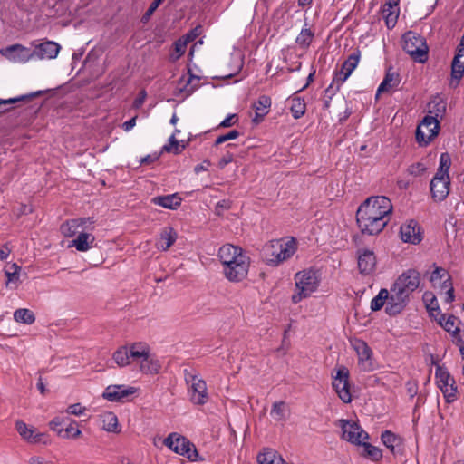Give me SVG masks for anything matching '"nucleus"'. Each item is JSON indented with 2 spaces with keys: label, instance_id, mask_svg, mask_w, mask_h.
I'll return each mask as SVG.
<instances>
[{
  "label": "nucleus",
  "instance_id": "nucleus-1",
  "mask_svg": "<svg viewBox=\"0 0 464 464\" xmlns=\"http://www.w3.org/2000/svg\"><path fill=\"white\" fill-rule=\"evenodd\" d=\"M392 201L384 196L368 198L357 209L356 220L362 234L377 235L389 222Z\"/></svg>",
  "mask_w": 464,
  "mask_h": 464
},
{
  "label": "nucleus",
  "instance_id": "nucleus-2",
  "mask_svg": "<svg viewBox=\"0 0 464 464\" xmlns=\"http://www.w3.org/2000/svg\"><path fill=\"white\" fill-rule=\"evenodd\" d=\"M218 258L223 266V274L228 281L238 283L247 277L250 258L241 247L226 244L219 248Z\"/></svg>",
  "mask_w": 464,
  "mask_h": 464
},
{
  "label": "nucleus",
  "instance_id": "nucleus-3",
  "mask_svg": "<svg viewBox=\"0 0 464 464\" xmlns=\"http://www.w3.org/2000/svg\"><path fill=\"white\" fill-rule=\"evenodd\" d=\"M296 249L297 243L295 238H281L266 244L263 247V256L268 265L278 266L289 259Z\"/></svg>",
  "mask_w": 464,
  "mask_h": 464
},
{
  "label": "nucleus",
  "instance_id": "nucleus-4",
  "mask_svg": "<svg viewBox=\"0 0 464 464\" xmlns=\"http://www.w3.org/2000/svg\"><path fill=\"white\" fill-rule=\"evenodd\" d=\"M130 364L135 363L146 374H156L160 370V363L157 357L151 353L146 343L139 342L130 344Z\"/></svg>",
  "mask_w": 464,
  "mask_h": 464
},
{
  "label": "nucleus",
  "instance_id": "nucleus-5",
  "mask_svg": "<svg viewBox=\"0 0 464 464\" xmlns=\"http://www.w3.org/2000/svg\"><path fill=\"white\" fill-rule=\"evenodd\" d=\"M295 292L291 299L294 304H298L303 299L309 297L319 286V276L313 269H304L295 275Z\"/></svg>",
  "mask_w": 464,
  "mask_h": 464
},
{
  "label": "nucleus",
  "instance_id": "nucleus-6",
  "mask_svg": "<svg viewBox=\"0 0 464 464\" xmlns=\"http://www.w3.org/2000/svg\"><path fill=\"white\" fill-rule=\"evenodd\" d=\"M403 50L416 62L425 63L428 60V45L420 34L409 31L402 36Z\"/></svg>",
  "mask_w": 464,
  "mask_h": 464
},
{
  "label": "nucleus",
  "instance_id": "nucleus-7",
  "mask_svg": "<svg viewBox=\"0 0 464 464\" xmlns=\"http://www.w3.org/2000/svg\"><path fill=\"white\" fill-rule=\"evenodd\" d=\"M164 445L175 453L188 458L191 461L197 460L198 451L187 438L174 432L170 433L163 441Z\"/></svg>",
  "mask_w": 464,
  "mask_h": 464
},
{
  "label": "nucleus",
  "instance_id": "nucleus-8",
  "mask_svg": "<svg viewBox=\"0 0 464 464\" xmlns=\"http://www.w3.org/2000/svg\"><path fill=\"white\" fill-rule=\"evenodd\" d=\"M185 380L189 385L188 393L191 402L196 405H204L208 400L206 382L188 371H185Z\"/></svg>",
  "mask_w": 464,
  "mask_h": 464
},
{
  "label": "nucleus",
  "instance_id": "nucleus-9",
  "mask_svg": "<svg viewBox=\"0 0 464 464\" xmlns=\"http://www.w3.org/2000/svg\"><path fill=\"white\" fill-rule=\"evenodd\" d=\"M439 130V120L427 115L417 127L416 140L420 146H427L438 135Z\"/></svg>",
  "mask_w": 464,
  "mask_h": 464
},
{
  "label": "nucleus",
  "instance_id": "nucleus-10",
  "mask_svg": "<svg viewBox=\"0 0 464 464\" xmlns=\"http://www.w3.org/2000/svg\"><path fill=\"white\" fill-rule=\"evenodd\" d=\"M435 377L438 387L443 393L446 401L449 403L455 401L457 400L458 391L454 378L441 366L436 368Z\"/></svg>",
  "mask_w": 464,
  "mask_h": 464
},
{
  "label": "nucleus",
  "instance_id": "nucleus-11",
  "mask_svg": "<svg viewBox=\"0 0 464 464\" xmlns=\"http://www.w3.org/2000/svg\"><path fill=\"white\" fill-rule=\"evenodd\" d=\"M360 58L361 52L356 49L344 61L341 70L335 73L334 80L328 87L327 91L333 90L334 88L336 91H338L340 86L348 79L353 70L357 67Z\"/></svg>",
  "mask_w": 464,
  "mask_h": 464
},
{
  "label": "nucleus",
  "instance_id": "nucleus-12",
  "mask_svg": "<svg viewBox=\"0 0 464 464\" xmlns=\"http://www.w3.org/2000/svg\"><path fill=\"white\" fill-rule=\"evenodd\" d=\"M332 386L338 397L344 403L352 401V393L350 391L349 383V371L344 366H340L337 369L336 375L334 376Z\"/></svg>",
  "mask_w": 464,
  "mask_h": 464
},
{
  "label": "nucleus",
  "instance_id": "nucleus-13",
  "mask_svg": "<svg viewBox=\"0 0 464 464\" xmlns=\"http://www.w3.org/2000/svg\"><path fill=\"white\" fill-rule=\"evenodd\" d=\"M339 426L342 429V438L351 443L360 445L368 438V434L353 420H340Z\"/></svg>",
  "mask_w": 464,
  "mask_h": 464
},
{
  "label": "nucleus",
  "instance_id": "nucleus-14",
  "mask_svg": "<svg viewBox=\"0 0 464 464\" xmlns=\"http://www.w3.org/2000/svg\"><path fill=\"white\" fill-rule=\"evenodd\" d=\"M420 282V273L414 269H409L398 277L393 285L410 296L419 287Z\"/></svg>",
  "mask_w": 464,
  "mask_h": 464
},
{
  "label": "nucleus",
  "instance_id": "nucleus-15",
  "mask_svg": "<svg viewBox=\"0 0 464 464\" xmlns=\"http://www.w3.org/2000/svg\"><path fill=\"white\" fill-rule=\"evenodd\" d=\"M408 299L409 296L403 294V291L392 285L391 292H388L386 313L390 315L399 314L406 306Z\"/></svg>",
  "mask_w": 464,
  "mask_h": 464
},
{
  "label": "nucleus",
  "instance_id": "nucleus-16",
  "mask_svg": "<svg viewBox=\"0 0 464 464\" xmlns=\"http://www.w3.org/2000/svg\"><path fill=\"white\" fill-rule=\"evenodd\" d=\"M15 429L19 435L26 442L31 444H47V435L43 432H39L35 428L28 426L23 420H17L15 422Z\"/></svg>",
  "mask_w": 464,
  "mask_h": 464
},
{
  "label": "nucleus",
  "instance_id": "nucleus-17",
  "mask_svg": "<svg viewBox=\"0 0 464 464\" xmlns=\"http://www.w3.org/2000/svg\"><path fill=\"white\" fill-rule=\"evenodd\" d=\"M358 269L362 275L372 274L376 267V256L372 250L359 248L357 250Z\"/></svg>",
  "mask_w": 464,
  "mask_h": 464
},
{
  "label": "nucleus",
  "instance_id": "nucleus-18",
  "mask_svg": "<svg viewBox=\"0 0 464 464\" xmlns=\"http://www.w3.org/2000/svg\"><path fill=\"white\" fill-rule=\"evenodd\" d=\"M450 178L434 176L430 184L432 198L438 202L443 201L450 193Z\"/></svg>",
  "mask_w": 464,
  "mask_h": 464
},
{
  "label": "nucleus",
  "instance_id": "nucleus-19",
  "mask_svg": "<svg viewBox=\"0 0 464 464\" xmlns=\"http://www.w3.org/2000/svg\"><path fill=\"white\" fill-rule=\"evenodd\" d=\"M136 392L134 387H125L124 385H110L108 386L102 396L110 401H121L130 395Z\"/></svg>",
  "mask_w": 464,
  "mask_h": 464
},
{
  "label": "nucleus",
  "instance_id": "nucleus-20",
  "mask_svg": "<svg viewBox=\"0 0 464 464\" xmlns=\"http://www.w3.org/2000/svg\"><path fill=\"white\" fill-rule=\"evenodd\" d=\"M353 345L358 355L359 364L363 371L372 370V350L368 344L364 341L356 340Z\"/></svg>",
  "mask_w": 464,
  "mask_h": 464
},
{
  "label": "nucleus",
  "instance_id": "nucleus-21",
  "mask_svg": "<svg viewBox=\"0 0 464 464\" xmlns=\"http://www.w3.org/2000/svg\"><path fill=\"white\" fill-rule=\"evenodd\" d=\"M438 324L449 334H451L452 341L457 340L458 337L464 336L459 329L460 321L458 317L452 314H443L438 319Z\"/></svg>",
  "mask_w": 464,
  "mask_h": 464
},
{
  "label": "nucleus",
  "instance_id": "nucleus-22",
  "mask_svg": "<svg viewBox=\"0 0 464 464\" xmlns=\"http://www.w3.org/2000/svg\"><path fill=\"white\" fill-rule=\"evenodd\" d=\"M61 46L55 42L45 41L35 46L32 55L39 59H53L58 55Z\"/></svg>",
  "mask_w": 464,
  "mask_h": 464
},
{
  "label": "nucleus",
  "instance_id": "nucleus-23",
  "mask_svg": "<svg viewBox=\"0 0 464 464\" xmlns=\"http://www.w3.org/2000/svg\"><path fill=\"white\" fill-rule=\"evenodd\" d=\"M401 237L404 242L418 244L421 241L422 236L418 223L411 220L401 227Z\"/></svg>",
  "mask_w": 464,
  "mask_h": 464
},
{
  "label": "nucleus",
  "instance_id": "nucleus-24",
  "mask_svg": "<svg viewBox=\"0 0 464 464\" xmlns=\"http://www.w3.org/2000/svg\"><path fill=\"white\" fill-rule=\"evenodd\" d=\"M87 223L93 224L92 218H79L68 220L62 224L61 231L66 237H72L79 233V228L85 226Z\"/></svg>",
  "mask_w": 464,
  "mask_h": 464
},
{
  "label": "nucleus",
  "instance_id": "nucleus-25",
  "mask_svg": "<svg viewBox=\"0 0 464 464\" xmlns=\"http://www.w3.org/2000/svg\"><path fill=\"white\" fill-rule=\"evenodd\" d=\"M3 53L10 60L14 62H26L30 58L34 57L32 53H29V50L21 45V44H14L6 47Z\"/></svg>",
  "mask_w": 464,
  "mask_h": 464
},
{
  "label": "nucleus",
  "instance_id": "nucleus-26",
  "mask_svg": "<svg viewBox=\"0 0 464 464\" xmlns=\"http://www.w3.org/2000/svg\"><path fill=\"white\" fill-rule=\"evenodd\" d=\"M382 443L393 454L401 453L402 450L403 440L402 439L391 430H385L381 436Z\"/></svg>",
  "mask_w": 464,
  "mask_h": 464
},
{
  "label": "nucleus",
  "instance_id": "nucleus-27",
  "mask_svg": "<svg viewBox=\"0 0 464 464\" xmlns=\"http://www.w3.org/2000/svg\"><path fill=\"white\" fill-rule=\"evenodd\" d=\"M178 234L171 227H164L160 235L156 246L158 249L167 251L177 240Z\"/></svg>",
  "mask_w": 464,
  "mask_h": 464
},
{
  "label": "nucleus",
  "instance_id": "nucleus-28",
  "mask_svg": "<svg viewBox=\"0 0 464 464\" xmlns=\"http://www.w3.org/2000/svg\"><path fill=\"white\" fill-rule=\"evenodd\" d=\"M99 421L102 429L108 432L120 433L121 427L119 425L117 416L111 411H105L99 415Z\"/></svg>",
  "mask_w": 464,
  "mask_h": 464
},
{
  "label": "nucleus",
  "instance_id": "nucleus-29",
  "mask_svg": "<svg viewBox=\"0 0 464 464\" xmlns=\"http://www.w3.org/2000/svg\"><path fill=\"white\" fill-rule=\"evenodd\" d=\"M95 237L91 233L79 232L75 239L72 241L69 246H74L80 252H86L93 246Z\"/></svg>",
  "mask_w": 464,
  "mask_h": 464
},
{
  "label": "nucleus",
  "instance_id": "nucleus-30",
  "mask_svg": "<svg viewBox=\"0 0 464 464\" xmlns=\"http://www.w3.org/2000/svg\"><path fill=\"white\" fill-rule=\"evenodd\" d=\"M182 198L178 193L158 196L151 199V202L155 205L160 206L169 209H177L181 204Z\"/></svg>",
  "mask_w": 464,
  "mask_h": 464
},
{
  "label": "nucleus",
  "instance_id": "nucleus-31",
  "mask_svg": "<svg viewBox=\"0 0 464 464\" xmlns=\"http://www.w3.org/2000/svg\"><path fill=\"white\" fill-rule=\"evenodd\" d=\"M401 82L400 74L390 68L380 84L378 90H377V95H379L382 92H388L391 90L396 88Z\"/></svg>",
  "mask_w": 464,
  "mask_h": 464
},
{
  "label": "nucleus",
  "instance_id": "nucleus-32",
  "mask_svg": "<svg viewBox=\"0 0 464 464\" xmlns=\"http://www.w3.org/2000/svg\"><path fill=\"white\" fill-rule=\"evenodd\" d=\"M200 78L190 73L188 75L182 76L179 81V91L186 93V95L191 94L199 84Z\"/></svg>",
  "mask_w": 464,
  "mask_h": 464
},
{
  "label": "nucleus",
  "instance_id": "nucleus-33",
  "mask_svg": "<svg viewBox=\"0 0 464 464\" xmlns=\"http://www.w3.org/2000/svg\"><path fill=\"white\" fill-rule=\"evenodd\" d=\"M271 106V99L268 96H260L258 101L254 103V109L256 112V117L254 118V121L258 123L260 122L264 116L268 113V109Z\"/></svg>",
  "mask_w": 464,
  "mask_h": 464
},
{
  "label": "nucleus",
  "instance_id": "nucleus-34",
  "mask_svg": "<svg viewBox=\"0 0 464 464\" xmlns=\"http://www.w3.org/2000/svg\"><path fill=\"white\" fill-rule=\"evenodd\" d=\"M258 464H287L285 460L271 449L265 450L257 456Z\"/></svg>",
  "mask_w": 464,
  "mask_h": 464
},
{
  "label": "nucleus",
  "instance_id": "nucleus-35",
  "mask_svg": "<svg viewBox=\"0 0 464 464\" xmlns=\"http://www.w3.org/2000/svg\"><path fill=\"white\" fill-rule=\"evenodd\" d=\"M446 111V103L443 102V100L440 97H434L429 103H428V115H431L437 120L439 118H442Z\"/></svg>",
  "mask_w": 464,
  "mask_h": 464
},
{
  "label": "nucleus",
  "instance_id": "nucleus-36",
  "mask_svg": "<svg viewBox=\"0 0 464 464\" xmlns=\"http://www.w3.org/2000/svg\"><path fill=\"white\" fill-rule=\"evenodd\" d=\"M179 132V130H176L175 132L169 137V144L163 147V150L167 152H173L174 154L181 153L188 146V141L179 140L176 138V134Z\"/></svg>",
  "mask_w": 464,
  "mask_h": 464
},
{
  "label": "nucleus",
  "instance_id": "nucleus-37",
  "mask_svg": "<svg viewBox=\"0 0 464 464\" xmlns=\"http://www.w3.org/2000/svg\"><path fill=\"white\" fill-rule=\"evenodd\" d=\"M430 281L433 285L437 284L441 285V288H447V285L450 282V276L446 269L442 267H436L430 276Z\"/></svg>",
  "mask_w": 464,
  "mask_h": 464
},
{
  "label": "nucleus",
  "instance_id": "nucleus-38",
  "mask_svg": "<svg viewBox=\"0 0 464 464\" xmlns=\"http://www.w3.org/2000/svg\"><path fill=\"white\" fill-rule=\"evenodd\" d=\"M112 359L120 367L130 365V345L120 347L112 355Z\"/></svg>",
  "mask_w": 464,
  "mask_h": 464
},
{
  "label": "nucleus",
  "instance_id": "nucleus-39",
  "mask_svg": "<svg viewBox=\"0 0 464 464\" xmlns=\"http://www.w3.org/2000/svg\"><path fill=\"white\" fill-rule=\"evenodd\" d=\"M399 7L392 6L391 8H389L388 6L385 5L382 6V14L389 29H392L395 26L399 17Z\"/></svg>",
  "mask_w": 464,
  "mask_h": 464
},
{
  "label": "nucleus",
  "instance_id": "nucleus-40",
  "mask_svg": "<svg viewBox=\"0 0 464 464\" xmlns=\"http://www.w3.org/2000/svg\"><path fill=\"white\" fill-rule=\"evenodd\" d=\"M70 423L65 429L59 430L58 436L63 439H78L82 436L81 430L73 420H68Z\"/></svg>",
  "mask_w": 464,
  "mask_h": 464
},
{
  "label": "nucleus",
  "instance_id": "nucleus-41",
  "mask_svg": "<svg viewBox=\"0 0 464 464\" xmlns=\"http://www.w3.org/2000/svg\"><path fill=\"white\" fill-rule=\"evenodd\" d=\"M288 409L285 401H276L272 405L271 416L276 421H285L287 418Z\"/></svg>",
  "mask_w": 464,
  "mask_h": 464
},
{
  "label": "nucleus",
  "instance_id": "nucleus-42",
  "mask_svg": "<svg viewBox=\"0 0 464 464\" xmlns=\"http://www.w3.org/2000/svg\"><path fill=\"white\" fill-rule=\"evenodd\" d=\"M290 111L295 119L301 118L306 111V105L303 99L299 97H294L290 101Z\"/></svg>",
  "mask_w": 464,
  "mask_h": 464
},
{
  "label": "nucleus",
  "instance_id": "nucleus-43",
  "mask_svg": "<svg viewBox=\"0 0 464 464\" xmlns=\"http://www.w3.org/2000/svg\"><path fill=\"white\" fill-rule=\"evenodd\" d=\"M451 165V158L449 153L444 152L441 153L440 158V166L437 169L435 176L442 177V178H450L449 169Z\"/></svg>",
  "mask_w": 464,
  "mask_h": 464
},
{
  "label": "nucleus",
  "instance_id": "nucleus-44",
  "mask_svg": "<svg viewBox=\"0 0 464 464\" xmlns=\"http://www.w3.org/2000/svg\"><path fill=\"white\" fill-rule=\"evenodd\" d=\"M14 318L16 322L32 324L35 321V316L32 311L25 308L17 309L14 313Z\"/></svg>",
  "mask_w": 464,
  "mask_h": 464
},
{
  "label": "nucleus",
  "instance_id": "nucleus-45",
  "mask_svg": "<svg viewBox=\"0 0 464 464\" xmlns=\"http://www.w3.org/2000/svg\"><path fill=\"white\" fill-rule=\"evenodd\" d=\"M314 34L309 28L302 29L295 43L302 48H308L314 39Z\"/></svg>",
  "mask_w": 464,
  "mask_h": 464
},
{
  "label": "nucleus",
  "instance_id": "nucleus-46",
  "mask_svg": "<svg viewBox=\"0 0 464 464\" xmlns=\"http://www.w3.org/2000/svg\"><path fill=\"white\" fill-rule=\"evenodd\" d=\"M362 446H363V452L362 453V456H364L373 461H378L382 458V452L378 447H375V446H373L370 443H366V442H364L362 444Z\"/></svg>",
  "mask_w": 464,
  "mask_h": 464
},
{
  "label": "nucleus",
  "instance_id": "nucleus-47",
  "mask_svg": "<svg viewBox=\"0 0 464 464\" xmlns=\"http://www.w3.org/2000/svg\"><path fill=\"white\" fill-rule=\"evenodd\" d=\"M388 298V290L382 289L379 294L372 300L371 309L372 311H379L382 308Z\"/></svg>",
  "mask_w": 464,
  "mask_h": 464
},
{
  "label": "nucleus",
  "instance_id": "nucleus-48",
  "mask_svg": "<svg viewBox=\"0 0 464 464\" xmlns=\"http://www.w3.org/2000/svg\"><path fill=\"white\" fill-rule=\"evenodd\" d=\"M423 300L426 303V308L430 314H434L437 311V315H440V307L436 297L431 293H425Z\"/></svg>",
  "mask_w": 464,
  "mask_h": 464
},
{
  "label": "nucleus",
  "instance_id": "nucleus-49",
  "mask_svg": "<svg viewBox=\"0 0 464 464\" xmlns=\"http://www.w3.org/2000/svg\"><path fill=\"white\" fill-rule=\"evenodd\" d=\"M427 170V167L422 162H416L409 166L407 172L413 177H420Z\"/></svg>",
  "mask_w": 464,
  "mask_h": 464
},
{
  "label": "nucleus",
  "instance_id": "nucleus-50",
  "mask_svg": "<svg viewBox=\"0 0 464 464\" xmlns=\"http://www.w3.org/2000/svg\"><path fill=\"white\" fill-rule=\"evenodd\" d=\"M20 270L21 267L14 263L9 266V269L5 271L7 284L18 281V273Z\"/></svg>",
  "mask_w": 464,
  "mask_h": 464
},
{
  "label": "nucleus",
  "instance_id": "nucleus-51",
  "mask_svg": "<svg viewBox=\"0 0 464 464\" xmlns=\"http://www.w3.org/2000/svg\"><path fill=\"white\" fill-rule=\"evenodd\" d=\"M39 93L40 92H36L34 94L23 95V96H20V97H17V98L0 100V108L3 107V106H5V105H9V104H14V103H16L18 102H21V101H24V100H31L33 97L38 95Z\"/></svg>",
  "mask_w": 464,
  "mask_h": 464
},
{
  "label": "nucleus",
  "instance_id": "nucleus-52",
  "mask_svg": "<svg viewBox=\"0 0 464 464\" xmlns=\"http://www.w3.org/2000/svg\"><path fill=\"white\" fill-rule=\"evenodd\" d=\"M86 411V407L82 406L81 403H74L72 405H69L66 409V412L71 415L74 416H81L84 414Z\"/></svg>",
  "mask_w": 464,
  "mask_h": 464
},
{
  "label": "nucleus",
  "instance_id": "nucleus-53",
  "mask_svg": "<svg viewBox=\"0 0 464 464\" xmlns=\"http://www.w3.org/2000/svg\"><path fill=\"white\" fill-rule=\"evenodd\" d=\"M67 419L61 416L54 417L50 422L49 427L52 430L58 434L59 430H63L61 426L66 422Z\"/></svg>",
  "mask_w": 464,
  "mask_h": 464
},
{
  "label": "nucleus",
  "instance_id": "nucleus-54",
  "mask_svg": "<svg viewBox=\"0 0 464 464\" xmlns=\"http://www.w3.org/2000/svg\"><path fill=\"white\" fill-rule=\"evenodd\" d=\"M188 41L189 40L179 39L174 44L175 52L177 53L176 57L174 58L175 60L179 59L182 54H184V53L186 52L187 44H188Z\"/></svg>",
  "mask_w": 464,
  "mask_h": 464
},
{
  "label": "nucleus",
  "instance_id": "nucleus-55",
  "mask_svg": "<svg viewBox=\"0 0 464 464\" xmlns=\"http://www.w3.org/2000/svg\"><path fill=\"white\" fill-rule=\"evenodd\" d=\"M239 134H240L239 131H237L236 130H232L228 133L219 136L216 140L215 145L218 146V145L222 144L227 140L237 139L239 136Z\"/></svg>",
  "mask_w": 464,
  "mask_h": 464
},
{
  "label": "nucleus",
  "instance_id": "nucleus-56",
  "mask_svg": "<svg viewBox=\"0 0 464 464\" xmlns=\"http://www.w3.org/2000/svg\"><path fill=\"white\" fill-rule=\"evenodd\" d=\"M162 3L160 0H154L144 15L142 16V21L146 22L150 19V17L153 14V13L157 10V8L161 5Z\"/></svg>",
  "mask_w": 464,
  "mask_h": 464
},
{
  "label": "nucleus",
  "instance_id": "nucleus-57",
  "mask_svg": "<svg viewBox=\"0 0 464 464\" xmlns=\"http://www.w3.org/2000/svg\"><path fill=\"white\" fill-rule=\"evenodd\" d=\"M147 97V92L145 90H141L138 95V97L133 102V108L139 109L142 106Z\"/></svg>",
  "mask_w": 464,
  "mask_h": 464
},
{
  "label": "nucleus",
  "instance_id": "nucleus-58",
  "mask_svg": "<svg viewBox=\"0 0 464 464\" xmlns=\"http://www.w3.org/2000/svg\"><path fill=\"white\" fill-rule=\"evenodd\" d=\"M28 464H53L52 461L47 460L41 456H32L28 459Z\"/></svg>",
  "mask_w": 464,
  "mask_h": 464
},
{
  "label": "nucleus",
  "instance_id": "nucleus-59",
  "mask_svg": "<svg viewBox=\"0 0 464 464\" xmlns=\"http://www.w3.org/2000/svg\"><path fill=\"white\" fill-rule=\"evenodd\" d=\"M237 121V115L236 114H231V115H228L221 123H220V127H231L233 126L236 121Z\"/></svg>",
  "mask_w": 464,
  "mask_h": 464
},
{
  "label": "nucleus",
  "instance_id": "nucleus-60",
  "mask_svg": "<svg viewBox=\"0 0 464 464\" xmlns=\"http://www.w3.org/2000/svg\"><path fill=\"white\" fill-rule=\"evenodd\" d=\"M233 161V155L231 153H227L224 157H222L218 161V167L223 169L225 166Z\"/></svg>",
  "mask_w": 464,
  "mask_h": 464
},
{
  "label": "nucleus",
  "instance_id": "nucleus-61",
  "mask_svg": "<svg viewBox=\"0 0 464 464\" xmlns=\"http://www.w3.org/2000/svg\"><path fill=\"white\" fill-rule=\"evenodd\" d=\"M447 292H446V296H445V301L449 304H450L451 302L454 301V289L452 287V285L451 283H449L447 285Z\"/></svg>",
  "mask_w": 464,
  "mask_h": 464
},
{
  "label": "nucleus",
  "instance_id": "nucleus-62",
  "mask_svg": "<svg viewBox=\"0 0 464 464\" xmlns=\"http://www.w3.org/2000/svg\"><path fill=\"white\" fill-rule=\"evenodd\" d=\"M138 116L135 115L134 117H132L130 120L125 121L123 124H122V128L125 131H130L135 125H136V120H137Z\"/></svg>",
  "mask_w": 464,
  "mask_h": 464
},
{
  "label": "nucleus",
  "instance_id": "nucleus-63",
  "mask_svg": "<svg viewBox=\"0 0 464 464\" xmlns=\"http://www.w3.org/2000/svg\"><path fill=\"white\" fill-rule=\"evenodd\" d=\"M453 343H455L459 348L461 356L464 359V336L458 337L457 340H453Z\"/></svg>",
  "mask_w": 464,
  "mask_h": 464
},
{
  "label": "nucleus",
  "instance_id": "nucleus-64",
  "mask_svg": "<svg viewBox=\"0 0 464 464\" xmlns=\"http://www.w3.org/2000/svg\"><path fill=\"white\" fill-rule=\"evenodd\" d=\"M9 253L10 249L6 246L0 247V260L6 259L9 256Z\"/></svg>",
  "mask_w": 464,
  "mask_h": 464
}]
</instances>
